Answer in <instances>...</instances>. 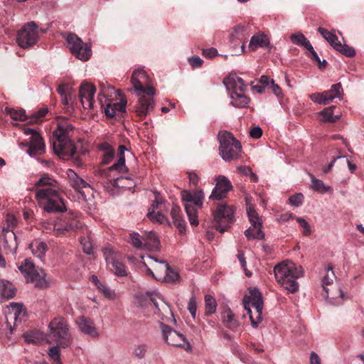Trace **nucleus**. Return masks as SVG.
<instances>
[{
	"instance_id": "f257e3e1",
	"label": "nucleus",
	"mask_w": 364,
	"mask_h": 364,
	"mask_svg": "<svg viewBox=\"0 0 364 364\" xmlns=\"http://www.w3.org/2000/svg\"><path fill=\"white\" fill-rule=\"evenodd\" d=\"M35 186L36 198L45 211L58 213L67 210L64 199L60 193V185L55 179L48 174H43Z\"/></svg>"
},
{
	"instance_id": "f03ea898",
	"label": "nucleus",
	"mask_w": 364,
	"mask_h": 364,
	"mask_svg": "<svg viewBox=\"0 0 364 364\" xmlns=\"http://www.w3.org/2000/svg\"><path fill=\"white\" fill-rule=\"evenodd\" d=\"M303 269L290 261H284L274 268V277L287 294H295L299 289L296 279L303 276Z\"/></svg>"
},
{
	"instance_id": "7ed1b4c3",
	"label": "nucleus",
	"mask_w": 364,
	"mask_h": 364,
	"mask_svg": "<svg viewBox=\"0 0 364 364\" xmlns=\"http://www.w3.org/2000/svg\"><path fill=\"white\" fill-rule=\"evenodd\" d=\"M73 129V127L67 119H59L58 127L53 132L55 140L53 142L54 152L64 160L69 159L76 152V147L69 139V132Z\"/></svg>"
},
{
	"instance_id": "20e7f679",
	"label": "nucleus",
	"mask_w": 364,
	"mask_h": 364,
	"mask_svg": "<svg viewBox=\"0 0 364 364\" xmlns=\"http://www.w3.org/2000/svg\"><path fill=\"white\" fill-rule=\"evenodd\" d=\"M218 138L220 142V154L223 159L227 161L237 159L240 156L242 146L232 133L228 131H220Z\"/></svg>"
},
{
	"instance_id": "39448f33",
	"label": "nucleus",
	"mask_w": 364,
	"mask_h": 364,
	"mask_svg": "<svg viewBox=\"0 0 364 364\" xmlns=\"http://www.w3.org/2000/svg\"><path fill=\"white\" fill-rule=\"evenodd\" d=\"M149 259L151 267H147V272L156 280L168 283L178 280V273L174 272L165 260H159L154 257H149Z\"/></svg>"
},
{
	"instance_id": "423d86ee",
	"label": "nucleus",
	"mask_w": 364,
	"mask_h": 364,
	"mask_svg": "<svg viewBox=\"0 0 364 364\" xmlns=\"http://www.w3.org/2000/svg\"><path fill=\"white\" fill-rule=\"evenodd\" d=\"M48 328L53 340L61 348H68L71 344V336L63 318H53L49 323Z\"/></svg>"
},
{
	"instance_id": "0eeeda50",
	"label": "nucleus",
	"mask_w": 364,
	"mask_h": 364,
	"mask_svg": "<svg viewBox=\"0 0 364 364\" xmlns=\"http://www.w3.org/2000/svg\"><path fill=\"white\" fill-rule=\"evenodd\" d=\"M23 274L27 282L34 284L36 287L43 289L48 287V282L45 279V273L42 269H36L33 263L29 259H26L18 267Z\"/></svg>"
},
{
	"instance_id": "6e6552de",
	"label": "nucleus",
	"mask_w": 364,
	"mask_h": 364,
	"mask_svg": "<svg viewBox=\"0 0 364 364\" xmlns=\"http://www.w3.org/2000/svg\"><path fill=\"white\" fill-rule=\"evenodd\" d=\"M263 297H244L242 303L247 311L251 325L256 328L262 321Z\"/></svg>"
},
{
	"instance_id": "1a4fd4ad",
	"label": "nucleus",
	"mask_w": 364,
	"mask_h": 364,
	"mask_svg": "<svg viewBox=\"0 0 364 364\" xmlns=\"http://www.w3.org/2000/svg\"><path fill=\"white\" fill-rule=\"evenodd\" d=\"M38 26L35 22L26 23L18 32L16 42L22 48H29L36 44L38 39Z\"/></svg>"
},
{
	"instance_id": "9d476101",
	"label": "nucleus",
	"mask_w": 364,
	"mask_h": 364,
	"mask_svg": "<svg viewBox=\"0 0 364 364\" xmlns=\"http://www.w3.org/2000/svg\"><path fill=\"white\" fill-rule=\"evenodd\" d=\"M235 210L231 206L226 205H218L213 213L215 228L220 233L228 231L230 224L234 222Z\"/></svg>"
},
{
	"instance_id": "9b49d317",
	"label": "nucleus",
	"mask_w": 364,
	"mask_h": 364,
	"mask_svg": "<svg viewBox=\"0 0 364 364\" xmlns=\"http://www.w3.org/2000/svg\"><path fill=\"white\" fill-rule=\"evenodd\" d=\"M68 47L71 53L79 60L87 61L92 55L90 46L84 43L75 33H69L66 38Z\"/></svg>"
},
{
	"instance_id": "f8f14e48",
	"label": "nucleus",
	"mask_w": 364,
	"mask_h": 364,
	"mask_svg": "<svg viewBox=\"0 0 364 364\" xmlns=\"http://www.w3.org/2000/svg\"><path fill=\"white\" fill-rule=\"evenodd\" d=\"M247 213L252 227L245 230V235L247 238L250 240H262L264 237V233L262 231V220L255 208L250 205L247 208Z\"/></svg>"
},
{
	"instance_id": "ddd939ff",
	"label": "nucleus",
	"mask_w": 364,
	"mask_h": 364,
	"mask_svg": "<svg viewBox=\"0 0 364 364\" xmlns=\"http://www.w3.org/2000/svg\"><path fill=\"white\" fill-rule=\"evenodd\" d=\"M131 82L137 93L154 95L155 89L152 86L146 85L149 82V77L143 70H136L133 72Z\"/></svg>"
},
{
	"instance_id": "4468645a",
	"label": "nucleus",
	"mask_w": 364,
	"mask_h": 364,
	"mask_svg": "<svg viewBox=\"0 0 364 364\" xmlns=\"http://www.w3.org/2000/svg\"><path fill=\"white\" fill-rule=\"evenodd\" d=\"M82 227V223L74 217L60 218L53 225V232L56 236H63Z\"/></svg>"
},
{
	"instance_id": "2eb2a0df",
	"label": "nucleus",
	"mask_w": 364,
	"mask_h": 364,
	"mask_svg": "<svg viewBox=\"0 0 364 364\" xmlns=\"http://www.w3.org/2000/svg\"><path fill=\"white\" fill-rule=\"evenodd\" d=\"M23 132L26 135L31 134L28 142V154L30 156L41 155L45 152V144L42 136L34 129L24 128Z\"/></svg>"
},
{
	"instance_id": "dca6fc26",
	"label": "nucleus",
	"mask_w": 364,
	"mask_h": 364,
	"mask_svg": "<svg viewBox=\"0 0 364 364\" xmlns=\"http://www.w3.org/2000/svg\"><path fill=\"white\" fill-rule=\"evenodd\" d=\"M160 327L163 338L168 344L173 346L184 347L186 343L188 346H190L183 334L173 330L170 326L164 323H160Z\"/></svg>"
},
{
	"instance_id": "f3484780",
	"label": "nucleus",
	"mask_w": 364,
	"mask_h": 364,
	"mask_svg": "<svg viewBox=\"0 0 364 364\" xmlns=\"http://www.w3.org/2000/svg\"><path fill=\"white\" fill-rule=\"evenodd\" d=\"M139 97L138 103L135 107V112L139 119H143L145 117L154 109V102L153 95L137 93Z\"/></svg>"
},
{
	"instance_id": "a211bd4d",
	"label": "nucleus",
	"mask_w": 364,
	"mask_h": 364,
	"mask_svg": "<svg viewBox=\"0 0 364 364\" xmlns=\"http://www.w3.org/2000/svg\"><path fill=\"white\" fill-rule=\"evenodd\" d=\"M181 197L182 200L185 202V210L191 225L193 226H197L198 225L197 210L192 203L194 196H193V194L189 191H183L181 192Z\"/></svg>"
},
{
	"instance_id": "6ab92c4d",
	"label": "nucleus",
	"mask_w": 364,
	"mask_h": 364,
	"mask_svg": "<svg viewBox=\"0 0 364 364\" xmlns=\"http://www.w3.org/2000/svg\"><path fill=\"white\" fill-rule=\"evenodd\" d=\"M232 188L230 181L223 176H220L217 178V183L213 188L210 199L222 200L226 198L228 193Z\"/></svg>"
},
{
	"instance_id": "aec40b11",
	"label": "nucleus",
	"mask_w": 364,
	"mask_h": 364,
	"mask_svg": "<svg viewBox=\"0 0 364 364\" xmlns=\"http://www.w3.org/2000/svg\"><path fill=\"white\" fill-rule=\"evenodd\" d=\"M76 323L83 333L95 338L98 337L99 333L97 331L95 323L90 318L84 316H80L76 320Z\"/></svg>"
},
{
	"instance_id": "412c9836",
	"label": "nucleus",
	"mask_w": 364,
	"mask_h": 364,
	"mask_svg": "<svg viewBox=\"0 0 364 364\" xmlns=\"http://www.w3.org/2000/svg\"><path fill=\"white\" fill-rule=\"evenodd\" d=\"M171 215L173 219V224L178 229L179 233H185L186 223L182 215L180 208L177 205H173L171 208Z\"/></svg>"
},
{
	"instance_id": "4be33fe9",
	"label": "nucleus",
	"mask_w": 364,
	"mask_h": 364,
	"mask_svg": "<svg viewBox=\"0 0 364 364\" xmlns=\"http://www.w3.org/2000/svg\"><path fill=\"white\" fill-rule=\"evenodd\" d=\"M68 176L70 185L77 192L82 193L81 190L90 187V185L82 178H80L75 171L69 169Z\"/></svg>"
},
{
	"instance_id": "5701e85b",
	"label": "nucleus",
	"mask_w": 364,
	"mask_h": 364,
	"mask_svg": "<svg viewBox=\"0 0 364 364\" xmlns=\"http://www.w3.org/2000/svg\"><path fill=\"white\" fill-rule=\"evenodd\" d=\"M267 48L269 50H271V46H269V41L267 36L264 34L254 35L250 40L249 44V48L251 50H255L257 48Z\"/></svg>"
},
{
	"instance_id": "b1692460",
	"label": "nucleus",
	"mask_w": 364,
	"mask_h": 364,
	"mask_svg": "<svg viewBox=\"0 0 364 364\" xmlns=\"http://www.w3.org/2000/svg\"><path fill=\"white\" fill-rule=\"evenodd\" d=\"M224 325L232 331H236L240 326L239 321L236 319L235 314L230 308H227L223 315Z\"/></svg>"
},
{
	"instance_id": "393cba45",
	"label": "nucleus",
	"mask_w": 364,
	"mask_h": 364,
	"mask_svg": "<svg viewBox=\"0 0 364 364\" xmlns=\"http://www.w3.org/2000/svg\"><path fill=\"white\" fill-rule=\"evenodd\" d=\"M126 104L127 102L124 100H121L120 102L108 103L105 108V115L112 118L117 114V112H125Z\"/></svg>"
},
{
	"instance_id": "a878e982",
	"label": "nucleus",
	"mask_w": 364,
	"mask_h": 364,
	"mask_svg": "<svg viewBox=\"0 0 364 364\" xmlns=\"http://www.w3.org/2000/svg\"><path fill=\"white\" fill-rule=\"evenodd\" d=\"M326 271V273L321 281V286L323 291V294L328 296L330 291L328 287L333 285V279L335 278V274L333 270V266L331 264L328 265ZM321 294H323V293H321Z\"/></svg>"
},
{
	"instance_id": "bb28decb",
	"label": "nucleus",
	"mask_w": 364,
	"mask_h": 364,
	"mask_svg": "<svg viewBox=\"0 0 364 364\" xmlns=\"http://www.w3.org/2000/svg\"><path fill=\"white\" fill-rule=\"evenodd\" d=\"M4 247L10 252H15L18 247V242L16 234L11 230H4Z\"/></svg>"
},
{
	"instance_id": "cd10ccee",
	"label": "nucleus",
	"mask_w": 364,
	"mask_h": 364,
	"mask_svg": "<svg viewBox=\"0 0 364 364\" xmlns=\"http://www.w3.org/2000/svg\"><path fill=\"white\" fill-rule=\"evenodd\" d=\"M127 149L124 145H119L118 147V155L119 159L117 163L114 164L111 166L109 169L110 171L117 170L119 171H127V167L125 166V156L124 151Z\"/></svg>"
},
{
	"instance_id": "c85d7f7f",
	"label": "nucleus",
	"mask_w": 364,
	"mask_h": 364,
	"mask_svg": "<svg viewBox=\"0 0 364 364\" xmlns=\"http://www.w3.org/2000/svg\"><path fill=\"white\" fill-rule=\"evenodd\" d=\"M231 104L237 107H245L250 102L249 97L244 92H238L237 91L231 92Z\"/></svg>"
},
{
	"instance_id": "c756f323",
	"label": "nucleus",
	"mask_w": 364,
	"mask_h": 364,
	"mask_svg": "<svg viewBox=\"0 0 364 364\" xmlns=\"http://www.w3.org/2000/svg\"><path fill=\"white\" fill-rule=\"evenodd\" d=\"M109 269L117 277H125L127 275V272L125 265L123 262L116 258L111 262L107 264Z\"/></svg>"
},
{
	"instance_id": "7c9ffc66",
	"label": "nucleus",
	"mask_w": 364,
	"mask_h": 364,
	"mask_svg": "<svg viewBox=\"0 0 364 364\" xmlns=\"http://www.w3.org/2000/svg\"><path fill=\"white\" fill-rule=\"evenodd\" d=\"M95 91V87L92 84L88 82H82L81 84L79 90V97L82 106H85V102H84L85 96H94Z\"/></svg>"
},
{
	"instance_id": "2f4dec72",
	"label": "nucleus",
	"mask_w": 364,
	"mask_h": 364,
	"mask_svg": "<svg viewBox=\"0 0 364 364\" xmlns=\"http://www.w3.org/2000/svg\"><path fill=\"white\" fill-rule=\"evenodd\" d=\"M16 287L8 280L0 279V296H15Z\"/></svg>"
},
{
	"instance_id": "473e14b6",
	"label": "nucleus",
	"mask_w": 364,
	"mask_h": 364,
	"mask_svg": "<svg viewBox=\"0 0 364 364\" xmlns=\"http://www.w3.org/2000/svg\"><path fill=\"white\" fill-rule=\"evenodd\" d=\"M336 108V106H331L328 107H326L322 111H321L319 112V114L323 117L322 121L324 122L331 123L337 122L341 116L339 114H333V111Z\"/></svg>"
},
{
	"instance_id": "72a5a7b5",
	"label": "nucleus",
	"mask_w": 364,
	"mask_h": 364,
	"mask_svg": "<svg viewBox=\"0 0 364 364\" xmlns=\"http://www.w3.org/2000/svg\"><path fill=\"white\" fill-rule=\"evenodd\" d=\"M143 240L144 246L151 250L158 249L160 245L159 240L154 232L146 233Z\"/></svg>"
},
{
	"instance_id": "f704fd0d",
	"label": "nucleus",
	"mask_w": 364,
	"mask_h": 364,
	"mask_svg": "<svg viewBox=\"0 0 364 364\" xmlns=\"http://www.w3.org/2000/svg\"><path fill=\"white\" fill-rule=\"evenodd\" d=\"M30 247L33 254L39 258L43 257L48 250L46 243L38 241L31 243Z\"/></svg>"
},
{
	"instance_id": "c9c22d12",
	"label": "nucleus",
	"mask_w": 364,
	"mask_h": 364,
	"mask_svg": "<svg viewBox=\"0 0 364 364\" xmlns=\"http://www.w3.org/2000/svg\"><path fill=\"white\" fill-rule=\"evenodd\" d=\"M79 241L82 247L83 252L87 255L93 253V245L90 234L81 236Z\"/></svg>"
},
{
	"instance_id": "e433bc0d",
	"label": "nucleus",
	"mask_w": 364,
	"mask_h": 364,
	"mask_svg": "<svg viewBox=\"0 0 364 364\" xmlns=\"http://www.w3.org/2000/svg\"><path fill=\"white\" fill-rule=\"evenodd\" d=\"M291 41L293 43L306 48H311V44L310 41L305 37L302 33H294L290 36Z\"/></svg>"
},
{
	"instance_id": "4c0bfd02",
	"label": "nucleus",
	"mask_w": 364,
	"mask_h": 364,
	"mask_svg": "<svg viewBox=\"0 0 364 364\" xmlns=\"http://www.w3.org/2000/svg\"><path fill=\"white\" fill-rule=\"evenodd\" d=\"M318 31L334 48L336 44L339 41L337 36L322 27H319Z\"/></svg>"
},
{
	"instance_id": "58836bf2",
	"label": "nucleus",
	"mask_w": 364,
	"mask_h": 364,
	"mask_svg": "<svg viewBox=\"0 0 364 364\" xmlns=\"http://www.w3.org/2000/svg\"><path fill=\"white\" fill-rule=\"evenodd\" d=\"M92 282L99 289V291L104 294V296H111V290L105 283L98 279L97 276L92 275L91 277Z\"/></svg>"
},
{
	"instance_id": "ea45409f",
	"label": "nucleus",
	"mask_w": 364,
	"mask_h": 364,
	"mask_svg": "<svg viewBox=\"0 0 364 364\" xmlns=\"http://www.w3.org/2000/svg\"><path fill=\"white\" fill-rule=\"evenodd\" d=\"M334 48L347 57L351 58L355 55V51L353 48L346 44L343 45L340 41H338Z\"/></svg>"
},
{
	"instance_id": "a19ab883",
	"label": "nucleus",
	"mask_w": 364,
	"mask_h": 364,
	"mask_svg": "<svg viewBox=\"0 0 364 364\" xmlns=\"http://www.w3.org/2000/svg\"><path fill=\"white\" fill-rule=\"evenodd\" d=\"M6 112L14 120L25 121L27 119V117L25 114L23 110H16L14 108H6Z\"/></svg>"
},
{
	"instance_id": "79ce46f5",
	"label": "nucleus",
	"mask_w": 364,
	"mask_h": 364,
	"mask_svg": "<svg viewBox=\"0 0 364 364\" xmlns=\"http://www.w3.org/2000/svg\"><path fill=\"white\" fill-rule=\"evenodd\" d=\"M205 311L206 316H210L214 314L217 308V302L214 297H205Z\"/></svg>"
},
{
	"instance_id": "37998d69",
	"label": "nucleus",
	"mask_w": 364,
	"mask_h": 364,
	"mask_svg": "<svg viewBox=\"0 0 364 364\" xmlns=\"http://www.w3.org/2000/svg\"><path fill=\"white\" fill-rule=\"evenodd\" d=\"M102 252L107 264L117 258V253L114 252L113 247L110 245H107L103 247Z\"/></svg>"
},
{
	"instance_id": "c03bdc74",
	"label": "nucleus",
	"mask_w": 364,
	"mask_h": 364,
	"mask_svg": "<svg viewBox=\"0 0 364 364\" xmlns=\"http://www.w3.org/2000/svg\"><path fill=\"white\" fill-rule=\"evenodd\" d=\"M312 185L311 187L314 191L320 193H326L328 190V187H326L323 182L316 179L314 175H311Z\"/></svg>"
},
{
	"instance_id": "a18cd8bd",
	"label": "nucleus",
	"mask_w": 364,
	"mask_h": 364,
	"mask_svg": "<svg viewBox=\"0 0 364 364\" xmlns=\"http://www.w3.org/2000/svg\"><path fill=\"white\" fill-rule=\"evenodd\" d=\"M148 349L146 344H138L134 346L133 354L139 359H143L146 356V353Z\"/></svg>"
},
{
	"instance_id": "49530a36",
	"label": "nucleus",
	"mask_w": 364,
	"mask_h": 364,
	"mask_svg": "<svg viewBox=\"0 0 364 364\" xmlns=\"http://www.w3.org/2000/svg\"><path fill=\"white\" fill-rule=\"evenodd\" d=\"M137 301H135L141 307H144L147 304H154L156 308L160 310L159 305L157 304L155 297H136Z\"/></svg>"
},
{
	"instance_id": "de8ad7c7",
	"label": "nucleus",
	"mask_w": 364,
	"mask_h": 364,
	"mask_svg": "<svg viewBox=\"0 0 364 364\" xmlns=\"http://www.w3.org/2000/svg\"><path fill=\"white\" fill-rule=\"evenodd\" d=\"M48 110L47 108H42V109H40L38 112H35L29 122L31 123H38L40 122H42L43 118L46 117V115L47 114Z\"/></svg>"
},
{
	"instance_id": "09e8293b",
	"label": "nucleus",
	"mask_w": 364,
	"mask_h": 364,
	"mask_svg": "<svg viewBox=\"0 0 364 364\" xmlns=\"http://www.w3.org/2000/svg\"><path fill=\"white\" fill-rule=\"evenodd\" d=\"M147 217L151 220L158 222V223H159L161 224L164 223L167 220L166 218L165 217V215H164L163 214H161L159 212L155 213V210H149L148 213H147Z\"/></svg>"
},
{
	"instance_id": "8fccbe9b",
	"label": "nucleus",
	"mask_w": 364,
	"mask_h": 364,
	"mask_svg": "<svg viewBox=\"0 0 364 364\" xmlns=\"http://www.w3.org/2000/svg\"><path fill=\"white\" fill-rule=\"evenodd\" d=\"M102 148L106 151L104 155L103 162L105 164H109L114 156V150L107 143L103 144Z\"/></svg>"
},
{
	"instance_id": "3c124183",
	"label": "nucleus",
	"mask_w": 364,
	"mask_h": 364,
	"mask_svg": "<svg viewBox=\"0 0 364 364\" xmlns=\"http://www.w3.org/2000/svg\"><path fill=\"white\" fill-rule=\"evenodd\" d=\"M296 220L300 225V226L303 228L302 234L304 236H309L311 233V227L309 223L302 218L296 217Z\"/></svg>"
},
{
	"instance_id": "603ef678",
	"label": "nucleus",
	"mask_w": 364,
	"mask_h": 364,
	"mask_svg": "<svg viewBox=\"0 0 364 364\" xmlns=\"http://www.w3.org/2000/svg\"><path fill=\"white\" fill-rule=\"evenodd\" d=\"M329 90L333 96V99L342 98L343 88L340 82L333 85Z\"/></svg>"
},
{
	"instance_id": "864d4df0",
	"label": "nucleus",
	"mask_w": 364,
	"mask_h": 364,
	"mask_svg": "<svg viewBox=\"0 0 364 364\" xmlns=\"http://www.w3.org/2000/svg\"><path fill=\"white\" fill-rule=\"evenodd\" d=\"M130 240L131 243L136 248H141L144 245L140 235L136 232H132L130 234Z\"/></svg>"
},
{
	"instance_id": "5fc2aeb1",
	"label": "nucleus",
	"mask_w": 364,
	"mask_h": 364,
	"mask_svg": "<svg viewBox=\"0 0 364 364\" xmlns=\"http://www.w3.org/2000/svg\"><path fill=\"white\" fill-rule=\"evenodd\" d=\"M154 200L153 201V203L151 204V208L149 209L151 210H155L158 208L159 204H162L164 201L163 197L161 196L160 193L155 191H154Z\"/></svg>"
},
{
	"instance_id": "6e6d98bb",
	"label": "nucleus",
	"mask_w": 364,
	"mask_h": 364,
	"mask_svg": "<svg viewBox=\"0 0 364 364\" xmlns=\"http://www.w3.org/2000/svg\"><path fill=\"white\" fill-rule=\"evenodd\" d=\"M303 195L301 193H297L289 197V203L294 206H299L302 203Z\"/></svg>"
},
{
	"instance_id": "4d7b16f0",
	"label": "nucleus",
	"mask_w": 364,
	"mask_h": 364,
	"mask_svg": "<svg viewBox=\"0 0 364 364\" xmlns=\"http://www.w3.org/2000/svg\"><path fill=\"white\" fill-rule=\"evenodd\" d=\"M11 307L14 312V319L17 320L18 316H20L21 314V313L23 312V305L21 304H18V303H11Z\"/></svg>"
},
{
	"instance_id": "13d9d810",
	"label": "nucleus",
	"mask_w": 364,
	"mask_h": 364,
	"mask_svg": "<svg viewBox=\"0 0 364 364\" xmlns=\"http://www.w3.org/2000/svg\"><path fill=\"white\" fill-rule=\"evenodd\" d=\"M59 347L60 346L57 344V346L51 347L49 350L48 355L54 360H59L60 359Z\"/></svg>"
},
{
	"instance_id": "bf43d9fd",
	"label": "nucleus",
	"mask_w": 364,
	"mask_h": 364,
	"mask_svg": "<svg viewBox=\"0 0 364 364\" xmlns=\"http://www.w3.org/2000/svg\"><path fill=\"white\" fill-rule=\"evenodd\" d=\"M188 309L191 313V316H193V318H195L196 316L197 305L196 300L193 297L191 298L188 304Z\"/></svg>"
},
{
	"instance_id": "052dcab7",
	"label": "nucleus",
	"mask_w": 364,
	"mask_h": 364,
	"mask_svg": "<svg viewBox=\"0 0 364 364\" xmlns=\"http://www.w3.org/2000/svg\"><path fill=\"white\" fill-rule=\"evenodd\" d=\"M202 54L204 57L207 58H213L218 55V50L214 48L203 49Z\"/></svg>"
},
{
	"instance_id": "680f3d73",
	"label": "nucleus",
	"mask_w": 364,
	"mask_h": 364,
	"mask_svg": "<svg viewBox=\"0 0 364 364\" xmlns=\"http://www.w3.org/2000/svg\"><path fill=\"white\" fill-rule=\"evenodd\" d=\"M188 61L193 68H199L203 63V60L198 56H193L188 59Z\"/></svg>"
},
{
	"instance_id": "e2e57ef3",
	"label": "nucleus",
	"mask_w": 364,
	"mask_h": 364,
	"mask_svg": "<svg viewBox=\"0 0 364 364\" xmlns=\"http://www.w3.org/2000/svg\"><path fill=\"white\" fill-rule=\"evenodd\" d=\"M57 91L61 97L64 95L68 94L70 92V87L68 84H60L58 85Z\"/></svg>"
},
{
	"instance_id": "0e129e2a",
	"label": "nucleus",
	"mask_w": 364,
	"mask_h": 364,
	"mask_svg": "<svg viewBox=\"0 0 364 364\" xmlns=\"http://www.w3.org/2000/svg\"><path fill=\"white\" fill-rule=\"evenodd\" d=\"M309 98L314 102L320 104V105H324L325 102H323V95L322 92H315L309 95Z\"/></svg>"
},
{
	"instance_id": "69168bd1",
	"label": "nucleus",
	"mask_w": 364,
	"mask_h": 364,
	"mask_svg": "<svg viewBox=\"0 0 364 364\" xmlns=\"http://www.w3.org/2000/svg\"><path fill=\"white\" fill-rule=\"evenodd\" d=\"M250 135L255 139H259L262 135V130L259 127H255L251 129L250 132Z\"/></svg>"
},
{
	"instance_id": "338daca9",
	"label": "nucleus",
	"mask_w": 364,
	"mask_h": 364,
	"mask_svg": "<svg viewBox=\"0 0 364 364\" xmlns=\"http://www.w3.org/2000/svg\"><path fill=\"white\" fill-rule=\"evenodd\" d=\"M322 95L323 102H325L324 105H328L334 100L333 96L331 95L330 90L323 92Z\"/></svg>"
},
{
	"instance_id": "774afa93",
	"label": "nucleus",
	"mask_w": 364,
	"mask_h": 364,
	"mask_svg": "<svg viewBox=\"0 0 364 364\" xmlns=\"http://www.w3.org/2000/svg\"><path fill=\"white\" fill-rule=\"evenodd\" d=\"M306 50L309 52V54L308 56L314 61H316V63H320V58L316 51L314 50L313 46H311V48H306Z\"/></svg>"
}]
</instances>
